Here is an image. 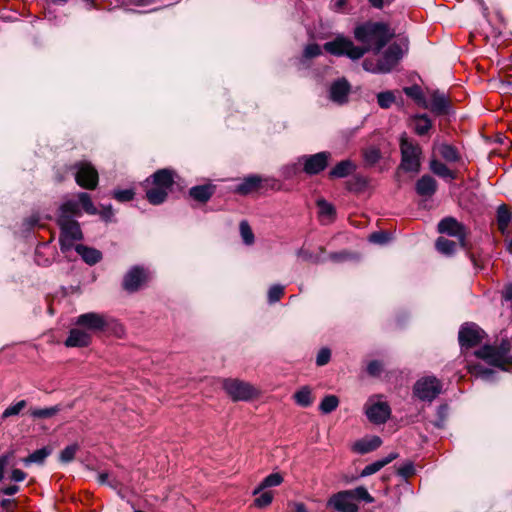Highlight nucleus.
<instances>
[{"instance_id": "1", "label": "nucleus", "mask_w": 512, "mask_h": 512, "mask_svg": "<svg viewBox=\"0 0 512 512\" xmlns=\"http://www.w3.org/2000/svg\"><path fill=\"white\" fill-rule=\"evenodd\" d=\"M353 35L361 46L355 45L344 35H337L332 41L326 42L323 48L331 55L358 60L369 51L379 53L393 38L394 32L383 22L367 21L358 24L354 28Z\"/></svg>"}, {"instance_id": "2", "label": "nucleus", "mask_w": 512, "mask_h": 512, "mask_svg": "<svg viewBox=\"0 0 512 512\" xmlns=\"http://www.w3.org/2000/svg\"><path fill=\"white\" fill-rule=\"evenodd\" d=\"M81 215L76 200H67L59 208L57 223L60 227V248L63 253L75 248V242L83 238L79 223L75 220Z\"/></svg>"}, {"instance_id": "3", "label": "nucleus", "mask_w": 512, "mask_h": 512, "mask_svg": "<svg viewBox=\"0 0 512 512\" xmlns=\"http://www.w3.org/2000/svg\"><path fill=\"white\" fill-rule=\"evenodd\" d=\"M150 188L146 190V198L152 205H160L166 201L168 193L174 184L175 172L170 169H160L151 175Z\"/></svg>"}, {"instance_id": "4", "label": "nucleus", "mask_w": 512, "mask_h": 512, "mask_svg": "<svg viewBox=\"0 0 512 512\" xmlns=\"http://www.w3.org/2000/svg\"><path fill=\"white\" fill-rule=\"evenodd\" d=\"M403 54V48L399 44L393 43L388 46L379 59H365L362 66L364 70L371 73H388L403 57Z\"/></svg>"}, {"instance_id": "5", "label": "nucleus", "mask_w": 512, "mask_h": 512, "mask_svg": "<svg viewBox=\"0 0 512 512\" xmlns=\"http://www.w3.org/2000/svg\"><path fill=\"white\" fill-rule=\"evenodd\" d=\"M510 343L502 340L499 346L485 345L475 352L478 358L486 363L505 370V365L512 363V356L509 354Z\"/></svg>"}, {"instance_id": "6", "label": "nucleus", "mask_w": 512, "mask_h": 512, "mask_svg": "<svg viewBox=\"0 0 512 512\" xmlns=\"http://www.w3.org/2000/svg\"><path fill=\"white\" fill-rule=\"evenodd\" d=\"M400 151V168L406 172H419L421 166L420 157L422 154L421 147L403 135L400 138Z\"/></svg>"}, {"instance_id": "7", "label": "nucleus", "mask_w": 512, "mask_h": 512, "mask_svg": "<svg viewBox=\"0 0 512 512\" xmlns=\"http://www.w3.org/2000/svg\"><path fill=\"white\" fill-rule=\"evenodd\" d=\"M223 389L233 401H248L257 395V389L239 379H225Z\"/></svg>"}, {"instance_id": "8", "label": "nucleus", "mask_w": 512, "mask_h": 512, "mask_svg": "<svg viewBox=\"0 0 512 512\" xmlns=\"http://www.w3.org/2000/svg\"><path fill=\"white\" fill-rule=\"evenodd\" d=\"M76 183L86 189H94L98 184V172L87 161H79L71 166Z\"/></svg>"}, {"instance_id": "9", "label": "nucleus", "mask_w": 512, "mask_h": 512, "mask_svg": "<svg viewBox=\"0 0 512 512\" xmlns=\"http://www.w3.org/2000/svg\"><path fill=\"white\" fill-rule=\"evenodd\" d=\"M370 397L365 404V414L368 420L376 425L384 424L391 415V408L385 401Z\"/></svg>"}, {"instance_id": "10", "label": "nucleus", "mask_w": 512, "mask_h": 512, "mask_svg": "<svg viewBox=\"0 0 512 512\" xmlns=\"http://www.w3.org/2000/svg\"><path fill=\"white\" fill-rule=\"evenodd\" d=\"M442 385L434 376H427L419 379L414 385V394L422 401H432L441 392Z\"/></svg>"}, {"instance_id": "11", "label": "nucleus", "mask_w": 512, "mask_h": 512, "mask_svg": "<svg viewBox=\"0 0 512 512\" xmlns=\"http://www.w3.org/2000/svg\"><path fill=\"white\" fill-rule=\"evenodd\" d=\"M331 158V153L323 151L313 155H304L299 159L303 164V170L309 175H315L323 171Z\"/></svg>"}, {"instance_id": "12", "label": "nucleus", "mask_w": 512, "mask_h": 512, "mask_svg": "<svg viewBox=\"0 0 512 512\" xmlns=\"http://www.w3.org/2000/svg\"><path fill=\"white\" fill-rule=\"evenodd\" d=\"M327 506L338 512H358L359 510L350 490H344L333 494L328 499Z\"/></svg>"}, {"instance_id": "13", "label": "nucleus", "mask_w": 512, "mask_h": 512, "mask_svg": "<svg viewBox=\"0 0 512 512\" xmlns=\"http://www.w3.org/2000/svg\"><path fill=\"white\" fill-rule=\"evenodd\" d=\"M484 336V331L476 324L466 323L459 330V343L461 347L470 348L478 345Z\"/></svg>"}, {"instance_id": "14", "label": "nucleus", "mask_w": 512, "mask_h": 512, "mask_svg": "<svg viewBox=\"0 0 512 512\" xmlns=\"http://www.w3.org/2000/svg\"><path fill=\"white\" fill-rule=\"evenodd\" d=\"M148 271L140 266H134L124 275L122 286L128 292L137 291L148 280Z\"/></svg>"}, {"instance_id": "15", "label": "nucleus", "mask_w": 512, "mask_h": 512, "mask_svg": "<svg viewBox=\"0 0 512 512\" xmlns=\"http://www.w3.org/2000/svg\"><path fill=\"white\" fill-rule=\"evenodd\" d=\"M437 230L441 234H447L452 237H457L462 247L466 246L465 243V227L454 217L443 218L437 226Z\"/></svg>"}, {"instance_id": "16", "label": "nucleus", "mask_w": 512, "mask_h": 512, "mask_svg": "<svg viewBox=\"0 0 512 512\" xmlns=\"http://www.w3.org/2000/svg\"><path fill=\"white\" fill-rule=\"evenodd\" d=\"M76 324L91 332L103 331L107 325V317L104 314L88 312L78 316Z\"/></svg>"}, {"instance_id": "17", "label": "nucleus", "mask_w": 512, "mask_h": 512, "mask_svg": "<svg viewBox=\"0 0 512 512\" xmlns=\"http://www.w3.org/2000/svg\"><path fill=\"white\" fill-rule=\"evenodd\" d=\"M350 89V84L346 79H338L329 88V99L335 104L343 105L348 101Z\"/></svg>"}, {"instance_id": "18", "label": "nucleus", "mask_w": 512, "mask_h": 512, "mask_svg": "<svg viewBox=\"0 0 512 512\" xmlns=\"http://www.w3.org/2000/svg\"><path fill=\"white\" fill-rule=\"evenodd\" d=\"M423 107L430 109L437 115H443L449 112L450 104L447 96L444 93L433 91L430 95V101H424Z\"/></svg>"}, {"instance_id": "19", "label": "nucleus", "mask_w": 512, "mask_h": 512, "mask_svg": "<svg viewBox=\"0 0 512 512\" xmlns=\"http://www.w3.org/2000/svg\"><path fill=\"white\" fill-rule=\"evenodd\" d=\"M382 444V440L379 436H369L356 441L352 449L354 452L359 454H366L376 450Z\"/></svg>"}, {"instance_id": "20", "label": "nucleus", "mask_w": 512, "mask_h": 512, "mask_svg": "<svg viewBox=\"0 0 512 512\" xmlns=\"http://www.w3.org/2000/svg\"><path fill=\"white\" fill-rule=\"evenodd\" d=\"M91 341V335L88 331L74 328L70 331L65 345L68 347H84Z\"/></svg>"}, {"instance_id": "21", "label": "nucleus", "mask_w": 512, "mask_h": 512, "mask_svg": "<svg viewBox=\"0 0 512 512\" xmlns=\"http://www.w3.org/2000/svg\"><path fill=\"white\" fill-rule=\"evenodd\" d=\"M262 182V178L257 175H250L242 180L236 188L235 192L240 195H248L259 189Z\"/></svg>"}, {"instance_id": "22", "label": "nucleus", "mask_w": 512, "mask_h": 512, "mask_svg": "<svg viewBox=\"0 0 512 512\" xmlns=\"http://www.w3.org/2000/svg\"><path fill=\"white\" fill-rule=\"evenodd\" d=\"M415 189L420 196H432L437 190V182L432 176L424 175L416 182Z\"/></svg>"}, {"instance_id": "23", "label": "nucleus", "mask_w": 512, "mask_h": 512, "mask_svg": "<svg viewBox=\"0 0 512 512\" xmlns=\"http://www.w3.org/2000/svg\"><path fill=\"white\" fill-rule=\"evenodd\" d=\"M76 252L82 257V259L89 265H94L101 260L102 254L99 250L91 247H87L82 244L75 246Z\"/></svg>"}, {"instance_id": "24", "label": "nucleus", "mask_w": 512, "mask_h": 512, "mask_svg": "<svg viewBox=\"0 0 512 512\" xmlns=\"http://www.w3.org/2000/svg\"><path fill=\"white\" fill-rule=\"evenodd\" d=\"M398 457V454L395 452H391L388 456L383 459L377 460L369 465H367L360 473V477H367L372 474H375L379 470H381L384 466L392 462L394 459Z\"/></svg>"}, {"instance_id": "25", "label": "nucleus", "mask_w": 512, "mask_h": 512, "mask_svg": "<svg viewBox=\"0 0 512 512\" xmlns=\"http://www.w3.org/2000/svg\"><path fill=\"white\" fill-rule=\"evenodd\" d=\"M433 149L447 162H456L459 160V153L455 147L447 143H434Z\"/></svg>"}, {"instance_id": "26", "label": "nucleus", "mask_w": 512, "mask_h": 512, "mask_svg": "<svg viewBox=\"0 0 512 512\" xmlns=\"http://www.w3.org/2000/svg\"><path fill=\"white\" fill-rule=\"evenodd\" d=\"M355 170L356 165L351 160H343L330 170L329 176L331 178H344Z\"/></svg>"}, {"instance_id": "27", "label": "nucleus", "mask_w": 512, "mask_h": 512, "mask_svg": "<svg viewBox=\"0 0 512 512\" xmlns=\"http://www.w3.org/2000/svg\"><path fill=\"white\" fill-rule=\"evenodd\" d=\"M214 193V187L212 185H199L194 186L190 189V196L199 202H207Z\"/></svg>"}, {"instance_id": "28", "label": "nucleus", "mask_w": 512, "mask_h": 512, "mask_svg": "<svg viewBox=\"0 0 512 512\" xmlns=\"http://www.w3.org/2000/svg\"><path fill=\"white\" fill-rule=\"evenodd\" d=\"M283 482V477L280 473H271L265 477L262 482L254 489L253 495L260 494L267 488L279 486Z\"/></svg>"}, {"instance_id": "29", "label": "nucleus", "mask_w": 512, "mask_h": 512, "mask_svg": "<svg viewBox=\"0 0 512 512\" xmlns=\"http://www.w3.org/2000/svg\"><path fill=\"white\" fill-rule=\"evenodd\" d=\"M293 398L297 405L305 408L311 406L314 402L312 390L309 386L301 387L297 392H295Z\"/></svg>"}, {"instance_id": "30", "label": "nucleus", "mask_w": 512, "mask_h": 512, "mask_svg": "<svg viewBox=\"0 0 512 512\" xmlns=\"http://www.w3.org/2000/svg\"><path fill=\"white\" fill-rule=\"evenodd\" d=\"M430 170L439 177L449 178L454 180L456 178V174L451 171L444 163L439 160L432 158L429 164Z\"/></svg>"}, {"instance_id": "31", "label": "nucleus", "mask_w": 512, "mask_h": 512, "mask_svg": "<svg viewBox=\"0 0 512 512\" xmlns=\"http://www.w3.org/2000/svg\"><path fill=\"white\" fill-rule=\"evenodd\" d=\"M512 221V212L506 205H500L497 209V223L500 231L504 233Z\"/></svg>"}, {"instance_id": "32", "label": "nucleus", "mask_w": 512, "mask_h": 512, "mask_svg": "<svg viewBox=\"0 0 512 512\" xmlns=\"http://www.w3.org/2000/svg\"><path fill=\"white\" fill-rule=\"evenodd\" d=\"M412 121L418 135H425L432 127V122L426 114L416 115Z\"/></svg>"}, {"instance_id": "33", "label": "nucleus", "mask_w": 512, "mask_h": 512, "mask_svg": "<svg viewBox=\"0 0 512 512\" xmlns=\"http://www.w3.org/2000/svg\"><path fill=\"white\" fill-rule=\"evenodd\" d=\"M317 206L319 209V216L321 217L322 221L331 222L335 215L334 206L324 199L318 200Z\"/></svg>"}, {"instance_id": "34", "label": "nucleus", "mask_w": 512, "mask_h": 512, "mask_svg": "<svg viewBox=\"0 0 512 512\" xmlns=\"http://www.w3.org/2000/svg\"><path fill=\"white\" fill-rule=\"evenodd\" d=\"M50 453V449L43 447L31 453L28 457L23 459V462L25 465H29L32 463L42 464L45 461V459L50 455Z\"/></svg>"}, {"instance_id": "35", "label": "nucleus", "mask_w": 512, "mask_h": 512, "mask_svg": "<svg viewBox=\"0 0 512 512\" xmlns=\"http://www.w3.org/2000/svg\"><path fill=\"white\" fill-rule=\"evenodd\" d=\"M77 197H78V201H76V202L78 203V207L79 208H80V205H81L83 210L86 213H88L90 215L97 214V209L93 205L91 197L89 196L88 193L80 192V193H78Z\"/></svg>"}, {"instance_id": "36", "label": "nucleus", "mask_w": 512, "mask_h": 512, "mask_svg": "<svg viewBox=\"0 0 512 512\" xmlns=\"http://www.w3.org/2000/svg\"><path fill=\"white\" fill-rule=\"evenodd\" d=\"M338 405H339V399L337 396L327 395L322 399V401L319 405V409L322 413L329 414V413L333 412L334 410H336Z\"/></svg>"}, {"instance_id": "37", "label": "nucleus", "mask_w": 512, "mask_h": 512, "mask_svg": "<svg viewBox=\"0 0 512 512\" xmlns=\"http://www.w3.org/2000/svg\"><path fill=\"white\" fill-rule=\"evenodd\" d=\"M60 411L59 406H53L48 408H33L30 409V415L33 418L46 419L51 418Z\"/></svg>"}, {"instance_id": "38", "label": "nucleus", "mask_w": 512, "mask_h": 512, "mask_svg": "<svg viewBox=\"0 0 512 512\" xmlns=\"http://www.w3.org/2000/svg\"><path fill=\"white\" fill-rule=\"evenodd\" d=\"M436 249L444 255H452L455 252L456 243L444 237L436 240Z\"/></svg>"}, {"instance_id": "39", "label": "nucleus", "mask_w": 512, "mask_h": 512, "mask_svg": "<svg viewBox=\"0 0 512 512\" xmlns=\"http://www.w3.org/2000/svg\"><path fill=\"white\" fill-rule=\"evenodd\" d=\"M363 158L367 165L373 166L381 159L380 149L370 146L363 150Z\"/></svg>"}, {"instance_id": "40", "label": "nucleus", "mask_w": 512, "mask_h": 512, "mask_svg": "<svg viewBox=\"0 0 512 512\" xmlns=\"http://www.w3.org/2000/svg\"><path fill=\"white\" fill-rule=\"evenodd\" d=\"M471 373L475 378L481 379L483 381H493L494 380V371L488 368L483 367L482 365H475L471 369Z\"/></svg>"}, {"instance_id": "41", "label": "nucleus", "mask_w": 512, "mask_h": 512, "mask_svg": "<svg viewBox=\"0 0 512 512\" xmlns=\"http://www.w3.org/2000/svg\"><path fill=\"white\" fill-rule=\"evenodd\" d=\"M239 231L242 238V241L246 245H252L255 241L254 233L249 225V223L245 220L241 221L239 224Z\"/></svg>"}, {"instance_id": "42", "label": "nucleus", "mask_w": 512, "mask_h": 512, "mask_svg": "<svg viewBox=\"0 0 512 512\" xmlns=\"http://www.w3.org/2000/svg\"><path fill=\"white\" fill-rule=\"evenodd\" d=\"M322 54L321 47L316 43H310L304 47L301 62L315 58Z\"/></svg>"}, {"instance_id": "43", "label": "nucleus", "mask_w": 512, "mask_h": 512, "mask_svg": "<svg viewBox=\"0 0 512 512\" xmlns=\"http://www.w3.org/2000/svg\"><path fill=\"white\" fill-rule=\"evenodd\" d=\"M78 450H79L78 444L74 443V444L68 445L60 452V455H59L60 461L62 463L71 462L74 459Z\"/></svg>"}, {"instance_id": "44", "label": "nucleus", "mask_w": 512, "mask_h": 512, "mask_svg": "<svg viewBox=\"0 0 512 512\" xmlns=\"http://www.w3.org/2000/svg\"><path fill=\"white\" fill-rule=\"evenodd\" d=\"M350 492H351L355 502H357L358 500H362L366 503L374 502V498L369 494L367 489L363 486H359L355 489H351Z\"/></svg>"}, {"instance_id": "45", "label": "nucleus", "mask_w": 512, "mask_h": 512, "mask_svg": "<svg viewBox=\"0 0 512 512\" xmlns=\"http://www.w3.org/2000/svg\"><path fill=\"white\" fill-rule=\"evenodd\" d=\"M96 479L99 484H106L114 489L120 484L119 481L108 472H99Z\"/></svg>"}, {"instance_id": "46", "label": "nucleus", "mask_w": 512, "mask_h": 512, "mask_svg": "<svg viewBox=\"0 0 512 512\" xmlns=\"http://www.w3.org/2000/svg\"><path fill=\"white\" fill-rule=\"evenodd\" d=\"M284 294V286L275 284L268 290V302L273 304L280 300Z\"/></svg>"}, {"instance_id": "47", "label": "nucleus", "mask_w": 512, "mask_h": 512, "mask_svg": "<svg viewBox=\"0 0 512 512\" xmlns=\"http://www.w3.org/2000/svg\"><path fill=\"white\" fill-rule=\"evenodd\" d=\"M377 100L381 108H389L395 101V97L392 92L386 91L379 93L377 95Z\"/></svg>"}, {"instance_id": "48", "label": "nucleus", "mask_w": 512, "mask_h": 512, "mask_svg": "<svg viewBox=\"0 0 512 512\" xmlns=\"http://www.w3.org/2000/svg\"><path fill=\"white\" fill-rule=\"evenodd\" d=\"M273 500V493L270 491L262 492L258 497L254 500V505L258 508H263L271 504Z\"/></svg>"}, {"instance_id": "49", "label": "nucleus", "mask_w": 512, "mask_h": 512, "mask_svg": "<svg viewBox=\"0 0 512 512\" xmlns=\"http://www.w3.org/2000/svg\"><path fill=\"white\" fill-rule=\"evenodd\" d=\"M26 407V401L21 400L14 405L9 406L3 412V417H10L20 413L22 409Z\"/></svg>"}, {"instance_id": "50", "label": "nucleus", "mask_w": 512, "mask_h": 512, "mask_svg": "<svg viewBox=\"0 0 512 512\" xmlns=\"http://www.w3.org/2000/svg\"><path fill=\"white\" fill-rule=\"evenodd\" d=\"M297 256L304 261H311L314 263H320L324 261V259H322L320 256L313 255V253L303 248L297 251Z\"/></svg>"}, {"instance_id": "51", "label": "nucleus", "mask_w": 512, "mask_h": 512, "mask_svg": "<svg viewBox=\"0 0 512 512\" xmlns=\"http://www.w3.org/2000/svg\"><path fill=\"white\" fill-rule=\"evenodd\" d=\"M134 191L132 189L125 190H116L113 193V196L116 200L120 202L131 201L134 198Z\"/></svg>"}, {"instance_id": "52", "label": "nucleus", "mask_w": 512, "mask_h": 512, "mask_svg": "<svg viewBox=\"0 0 512 512\" xmlns=\"http://www.w3.org/2000/svg\"><path fill=\"white\" fill-rule=\"evenodd\" d=\"M404 92L407 96L412 97L413 99L417 100L418 102H421L422 104L425 101L423 99V94L419 86L406 87L404 89Z\"/></svg>"}, {"instance_id": "53", "label": "nucleus", "mask_w": 512, "mask_h": 512, "mask_svg": "<svg viewBox=\"0 0 512 512\" xmlns=\"http://www.w3.org/2000/svg\"><path fill=\"white\" fill-rule=\"evenodd\" d=\"M331 358V351L328 348H322L319 350L317 356H316V364L318 366H324L326 365Z\"/></svg>"}, {"instance_id": "54", "label": "nucleus", "mask_w": 512, "mask_h": 512, "mask_svg": "<svg viewBox=\"0 0 512 512\" xmlns=\"http://www.w3.org/2000/svg\"><path fill=\"white\" fill-rule=\"evenodd\" d=\"M369 240L372 243L383 245L388 242L389 235L383 231L374 232L369 236Z\"/></svg>"}, {"instance_id": "55", "label": "nucleus", "mask_w": 512, "mask_h": 512, "mask_svg": "<svg viewBox=\"0 0 512 512\" xmlns=\"http://www.w3.org/2000/svg\"><path fill=\"white\" fill-rule=\"evenodd\" d=\"M383 366L380 361L373 360L367 365V372L371 376H379L382 372Z\"/></svg>"}, {"instance_id": "56", "label": "nucleus", "mask_w": 512, "mask_h": 512, "mask_svg": "<svg viewBox=\"0 0 512 512\" xmlns=\"http://www.w3.org/2000/svg\"><path fill=\"white\" fill-rule=\"evenodd\" d=\"M398 473L403 476V477H410L411 475L414 474V466L412 463H406L404 465H402L399 470H398Z\"/></svg>"}, {"instance_id": "57", "label": "nucleus", "mask_w": 512, "mask_h": 512, "mask_svg": "<svg viewBox=\"0 0 512 512\" xmlns=\"http://www.w3.org/2000/svg\"><path fill=\"white\" fill-rule=\"evenodd\" d=\"M26 473L20 469H13L10 475V479L14 482H21L25 480Z\"/></svg>"}, {"instance_id": "58", "label": "nucleus", "mask_w": 512, "mask_h": 512, "mask_svg": "<svg viewBox=\"0 0 512 512\" xmlns=\"http://www.w3.org/2000/svg\"><path fill=\"white\" fill-rule=\"evenodd\" d=\"M9 462V455H2L0 457V482L4 478V471Z\"/></svg>"}, {"instance_id": "59", "label": "nucleus", "mask_w": 512, "mask_h": 512, "mask_svg": "<svg viewBox=\"0 0 512 512\" xmlns=\"http://www.w3.org/2000/svg\"><path fill=\"white\" fill-rule=\"evenodd\" d=\"M101 216L102 218L105 220V221H110L111 218L113 217L114 215V212H113V209H112V206L109 205L107 207H103L102 211H101Z\"/></svg>"}, {"instance_id": "60", "label": "nucleus", "mask_w": 512, "mask_h": 512, "mask_svg": "<svg viewBox=\"0 0 512 512\" xmlns=\"http://www.w3.org/2000/svg\"><path fill=\"white\" fill-rule=\"evenodd\" d=\"M348 0H332L331 6L332 9L336 12H340L346 6Z\"/></svg>"}, {"instance_id": "61", "label": "nucleus", "mask_w": 512, "mask_h": 512, "mask_svg": "<svg viewBox=\"0 0 512 512\" xmlns=\"http://www.w3.org/2000/svg\"><path fill=\"white\" fill-rule=\"evenodd\" d=\"M447 408L445 406H441L438 410V414L440 416V420L435 423V426L438 428H443L444 426V420H445V414H446Z\"/></svg>"}, {"instance_id": "62", "label": "nucleus", "mask_w": 512, "mask_h": 512, "mask_svg": "<svg viewBox=\"0 0 512 512\" xmlns=\"http://www.w3.org/2000/svg\"><path fill=\"white\" fill-rule=\"evenodd\" d=\"M2 493L5 494V495H14L16 494L18 491H19V486L17 485H10V486H7V487H3L1 489Z\"/></svg>"}, {"instance_id": "63", "label": "nucleus", "mask_w": 512, "mask_h": 512, "mask_svg": "<svg viewBox=\"0 0 512 512\" xmlns=\"http://www.w3.org/2000/svg\"><path fill=\"white\" fill-rule=\"evenodd\" d=\"M289 506L293 508L294 512H308L306 506L301 502L289 503Z\"/></svg>"}, {"instance_id": "64", "label": "nucleus", "mask_w": 512, "mask_h": 512, "mask_svg": "<svg viewBox=\"0 0 512 512\" xmlns=\"http://www.w3.org/2000/svg\"><path fill=\"white\" fill-rule=\"evenodd\" d=\"M347 258V253H332L329 255V259L334 262H339Z\"/></svg>"}]
</instances>
